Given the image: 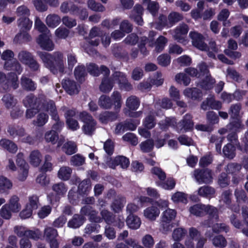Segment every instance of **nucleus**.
<instances>
[{"label":"nucleus","instance_id":"f257e3e1","mask_svg":"<svg viewBox=\"0 0 248 248\" xmlns=\"http://www.w3.org/2000/svg\"><path fill=\"white\" fill-rule=\"evenodd\" d=\"M37 55L40 58L44 66L53 74L65 73V59L63 54L60 51L50 54L38 51Z\"/></svg>","mask_w":248,"mask_h":248},{"label":"nucleus","instance_id":"f03ea898","mask_svg":"<svg viewBox=\"0 0 248 248\" xmlns=\"http://www.w3.org/2000/svg\"><path fill=\"white\" fill-rule=\"evenodd\" d=\"M79 119L83 123L82 127L83 132L87 135L92 136L96 128L97 122L92 116L86 111L79 114Z\"/></svg>","mask_w":248,"mask_h":248},{"label":"nucleus","instance_id":"7ed1b4c3","mask_svg":"<svg viewBox=\"0 0 248 248\" xmlns=\"http://www.w3.org/2000/svg\"><path fill=\"white\" fill-rule=\"evenodd\" d=\"M193 176L199 184H210L212 182V171L208 169L195 170Z\"/></svg>","mask_w":248,"mask_h":248},{"label":"nucleus","instance_id":"20e7f679","mask_svg":"<svg viewBox=\"0 0 248 248\" xmlns=\"http://www.w3.org/2000/svg\"><path fill=\"white\" fill-rule=\"evenodd\" d=\"M189 36L194 46L202 51L208 49L207 44L204 42V37L201 33L196 31H191L189 32Z\"/></svg>","mask_w":248,"mask_h":248},{"label":"nucleus","instance_id":"39448f33","mask_svg":"<svg viewBox=\"0 0 248 248\" xmlns=\"http://www.w3.org/2000/svg\"><path fill=\"white\" fill-rule=\"evenodd\" d=\"M50 32L40 34L36 39V42L42 49L46 51H51L54 48V44L50 39Z\"/></svg>","mask_w":248,"mask_h":248},{"label":"nucleus","instance_id":"423d86ee","mask_svg":"<svg viewBox=\"0 0 248 248\" xmlns=\"http://www.w3.org/2000/svg\"><path fill=\"white\" fill-rule=\"evenodd\" d=\"M62 87L70 95L77 94L79 91V86L73 80L65 79L62 81Z\"/></svg>","mask_w":248,"mask_h":248},{"label":"nucleus","instance_id":"0eeeda50","mask_svg":"<svg viewBox=\"0 0 248 248\" xmlns=\"http://www.w3.org/2000/svg\"><path fill=\"white\" fill-rule=\"evenodd\" d=\"M60 9L63 14L70 13L72 15H77L79 11V7L70 0L62 2L61 3Z\"/></svg>","mask_w":248,"mask_h":248},{"label":"nucleus","instance_id":"6e6552de","mask_svg":"<svg viewBox=\"0 0 248 248\" xmlns=\"http://www.w3.org/2000/svg\"><path fill=\"white\" fill-rule=\"evenodd\" d=\"M88 72L93 76H98L101 73L108 77L109 75V69L104 65H102L100 69L94 63H89L87 65Z\"/></svg>","mask_w":248,"mask_h":248},{"label":"nucleus","instance_id":"1a4fd4ad","mask_svg":"<svg viewBox=\"0 0 248 248\" xmlns=\"http://www.w3.org/2000/svg\"><path fill=\"white\" fill-rule=\"evenodd\" d=\"M3 68L6 71H13V73L18 75L21 74L23 71L21 64L16 60L5 62Z\"/></svg>","mask_w":248,"mask_h":248},{"label":"nucleus","instance_id":"9d476101","mask_svg":"<svg viewBox=\"0 0 248 248\" xmlns=\"http://www.w3.org/2000/svg\"><path fill=\"white\" fill-rule=\"evenodd\" d=\"M10 85L14 89L18 87V77L16 74L11 72L8 75L7 81L2 86V88L5 92L10 90Z\"/></svg>","mask_w":248,"mask_h":248},{"label":"nucleus","instance_id":"9b49d317","mask_svg":"<svg viewBox=\"0 0 248 248\" xmlns=\"http://www.w3.org/2000/svg\"><path fill=\"white\" fill-rule=\"evenodd\" d=\"M192 118V116L189 114H186L183 119L178 123V128L180 127V130L184 129L185 131L192 129L194 126Z\"/></svg>","mask_w":248,"mask_h":248},{"label":"nucleus","instance_id":"f8f14e48","mask_svg":"<svg viewBox=\"0 0 248 248\" xmlns=\"http://www.w3.org/2000/svg\"><path fill=\"white\" fill-rule=\"evenodd\" d=\"M23 103L26 108H40L41 99L30 94L23 99Z\"/></svg>","mask_w":248,"mask_h":248},{"label":"nucleus","instance_id":"ddd939ff","mask_svg":"<svg viewBox=\"0 0 248 248\" xmlns=\"http://www.w3.org/2000/svg\"><path fill=\"white\" fill-rule=\"evenodd\" d=\"M188 26L185 24H181L174 30L173 37L175 40L180 42L184 38L183 36L186 35L188 31Z\"/></svg>","mask_w":248,"mask_h":248},{"label":"nucleus","instance_id":"4468645a","mask_svg":"<svg viewBox=\"0 0 248 248\" xmlns=\"http://www.w3.org/2000/svg\"><path fill=\"white\" fill-rule=\"evenodd\" d=\"M44 110L48 112L53 120L58 119V113L54 102L52 100L43 103Z\"/></svg>","mask_w":248,"mask_h":248},{"label":"nucleus","instance_id":"2eb2a0df","mask_svg":"<svg viewBox=\"0 0 248 248\" xmlns=\"http://www.w3.org/2000/svg\"><path fill=\"white\" fill-rule=\"evenodd\" d=\"M160 211L159 209L154 206L146 208L143 211L144 216L148 219L154 221L159 216Z\"/></svg>","mask_w":248,"mask_h":248},{"label":"nucleus","instance_id":"dca6fc26","mask_svg":"<svg viewBox=\"0 0 248 248\" xmlns=\"http://www.w3.org/2000/svg\"><path fill=\"white\" fill-rule=\"evenodd\" d=\"M85 220L83 216L75 214L67 223V226L73 229H77L81 226Z\"/></svg>","mask_w":248,"mask_h":248},{"label":"nucleus","instance_id":"f3484780","mask_svg":"<svg viewBox=\"0 0 248 248\" xmlns=\"http://www.w3.org/2000/svg\"><path fill=\"white\" fill-rule=\"evenodd\" d=\"M142 3L146 6L147 10L153 16L157 15L160 6L157 1L151 0H142Z\"/></svg>","mask_w":248,"mask_h":248},{"label":"nucleus","instance_id":"a211bd4d","mask_svg":"<svg viewBox=\"0 0 248 248\" xmlns=\"http://www.w3.org/2000/svg\"><path fill=\"white\" fill-rule=\"evenodd\" d=\"M117 112L105 111L100 114L99 120L103 124H107L109 122L115 121L118 118Z\"/></svg>","mask_w":248,"mask_h":248},{"label":"nucleus","instance_id":"6ab92c4d","mask_svg":"<svg viewBox=\"0 0 248 248\" xmlns=\"http://www.w3.org/2000/svg\"><path fill=\"white\" fill-rule=\"evenodd\" d=\"M215 193V189L209 186H202L198 190V194L199 196L207 198L213 197Z\"/></svg>","mask_w":248,"mask_h":248},{"label":"nucleus","instance_id":"aec40b11","mask_svg":"<svg viewBox=\"0 0 248 248\" xmlns=\"http://www.w3.org/2000/svg\"><path fill=\"white\" fill-rule=\"evenodd\" d=\"M140 104V101L137 96L135 95H131L126 100L125 106L127 108V110H137Z\"/></svg>","mask_w":248,"mask_h":248},{"label":"nucleus","instance_id":"412c9836","mask_svg":"<svg viewBox=\"0 0 248 248\" xmlns=\"http://www.w3.org/2000/svg\"><path fill=\"white\" fill-rule=\"evenodd\" d=\"M127 225L131 229L137 230L140 228L141 222L140 217L134 215H129L126 218Z\"/></svg>","mask_w":248,"mask_h":248},{"label":"nucleus","instance_id":"4be33fe9","mask_svg":"<svg viewBox=\"0 0 248 248\" xmlns=\"http://www.w3.org/2000/svg\"><path fill=\"white\" fill-rule=\"evenodd\" d=\"M72 169L69 166H63L61 167L57 173L58 177L63 181L68 180L71 176Z\"/></svg>","mask_w":248,"mask_h":248},{"label":"nucleus","instance_id":"5701e85b","mask_svg":"<svg viewBox=\"0 0 248 248\" xmlns=\"http://www.w3.org/2000/svg\"><path fill=\"white\" fill-rule=\"evenodd\" d=\"M0 146L13 154L16 153L18 149L17 145L14 142L6 139L0 140Z\"/></svg>","mask_w":248,"mask_h":248},{"label":"nucleus","instance_id":"b1692460","mask_svg":"<svg viewBox=\"0 0 248 248\" xmlns=\"http://www.w3.org/2000/svg\"><path fill=\"white\" fill-rule=\"evenodd\" d=\"M46 23L50 28H54L58 26L61 23V17L55 14L48 15L46 18Z\"/></svg>","mask_w":248,"mask_h":248},{"label":"nucleus","instance_id":"393cba45","mask_svg":"<svg viewBox=\"0 0 248 248\" xmlns=\"http://www.w3.org/2000/svg\"><path fill=\"white\" fill-rule=\"evenodd\" d=\"M8 133L12 137H22L25 135V130L22 127L18 125H9L7 129Z\"/></svg>","mask_w":248,"mask_h":248},{"label":"nucleus","instance_id":"a878e982","mask_svg":"<svg viewBox=\"0 0 248 248\" xmlns=\"http://www.w3.org/2000/svg\"><path fill=\"white\" fill-rule=\"evenodd\" d=\"M183 94L185 96L194 100L202 96L201 90L196 88H187L184 90Z\"/></svg>","mask_w":248,"mask_h":248},{"label":"nucleus","instance_id":"bb28decb","mask_svg":"<svg viewBox=\"0 0 248 248\" xmlns=\"http://www.w3.org/2000/svg\"><path fill=\"white\" fill-rule=\"evenodd\" d=\"M1 101L7 109H10L15 107L17 102L15 97L10 93L4 94L1 99Z\"/></svg>","mask_w":248,"mask_h":248},{"label":"nucleus","instance_id":"cd10ccee","mask_svg":"<svg viewBox=\"0 0 248 248\" xmlns=\"http://www.w3.org/2000/svg\"><path fill=\"white\" fill-rule=\"evenodd\" d=\"M42 159V155L38 150L32 151L29 155V161L30 164L34 167L39 166Z\"/></svg>","mask_w":248,"mask_h":248},{"label":"nucleus","instance_id":"c85d7f7f","mask_svg":"<svg viewBox=\"0 0 248 248\" xmlns=\"http://www.w3.org/2000/svg\"><path fill=\"white\" fill-rule=\"evenodd\" d=\"M21 85L24 90L28 91H33L36 89L34 82L24 76L21 78Z\"/></svg>","mask_w":248,"mask_h":248},{"label":"nucleus","instance_id":"c756f323","mask_svg":"<svg viewBox=\"0 0 248 248\" xmlns=\"http://www.w3.org/2000/svg\"><path fill=\"white\" fill-rule=\"evenodd\" d=\"M12 212H18L21 209V205L19 202V198L13 195L9 201V203L6 204Z\"/></svg>","mask_w":248,"mask_h":248},{"label":"nucleus","instance_id":"7c9ffc66","mask_svg":"<svg viewBox=\"0 0 248 248\" xmlns=\"http://www.w3.org/2000/svg\"><path fill=\"white\" fill-rule=\"evenodd\" d=\"M28 31H19V32L16 35L14 41L17 43H23L30 42L32 38L27 32Z\"/></svg>","mask_w":248,"mask_h":248},{"label":"nucleus","instance_id":"2f4dec72","mask_svg":"<svg viewBox=\"0 0 248 248\" xmlns=\"http://www.w3.org/2000/svg\"><path fill=\"white\" fill-rule=\"evenodd\" d=\"M32 22L27 17H21L17 20V25L20 31H29L32 26Z\"/></svg>","mask_w":248,"mask_h":248},{"label":"nucleus","instance_id":"473e14b6","mask_svg":"<svg viewBox=\"0 0 248 248\" xmlns=\"http://www.w3.org/2000/svg\"><path fill=\"white\" fill-rule=\"evenodd\" d=\"M215 83V79L209 75L206 76L205 78L199 83V85L205 90H210L213 87Z\"/></svg>","mask_w":248,"mask_h":248},{"label":"nucleus","instance_id":"72a5a7b5","mask_svg":"<svg viewBox=\"0 0 248 248\" xmlns=\"http://www.w3.org/2000/svg\"><path fill=\"white\" fill-rule=\"evenodd\" d=\"M58 236V231L54 228L52 227H46L44 229L43 237L46 241L56 238Z\"/></svg>","mask_w":248,"mask_h":248},{"label":"nucleus","instance_id":"f704fd0d","mask_svg":"<svg viewBox=\"0 0 248 248\" xmlns=\"http://www.w3.org/2000/svg\"><path fill=\"white\" fill-rule=\"evenodd\" d=\"M114 165L112 168H114L116 166L120 165L122 168L126 169L129 165V159L124 156H118L113 160Z\"/></svg>","mask_w":248,"mask_h":248},{"label":"nucleus","instance_id":"c9c22d12","mask_svg":"<svg viewBox=\"0 0 248 248\" xmlns=\"http://www.w3.org/2000/svg\"><path fill=\"white\" fill-rule=\"evenodd\" d=\"M87 4L90 9L94 12H103L106 10L104 6L96 2L95 0H88Z\"/></svg>","mask_w":248,"mask_h":248},{"label":"nucleus","instance_id":"e433bc0d","mask_svg":"<svg viewBox=\"0 0 248 248\" xmlns=\"http://www.w3.org/2000/svg\"><path fill=\"white\" fill-rule=\"evenodd\" d=\"M113 85L114 82L112 79L105 78L103 79L99 88L101 92L108 93L112 89Z\"/></svg>","mask_w":248,"mask_h":248},{"label":"nucleus","instance_id":"4c0bfd02","mask_svg":"<svg viewBox=\"0 0 248 248\" xmlns=\"http://www.w3.org/2000/svg\"><path fill=\"white\" fill-rule=\"evenodd\" d=\"M98 105L101 108L104 109H110L113 103L110 97L102 95L99 98Z\"/></svg>","mask_w":248,"mask_h":248},{"label":"nucleus","instance_id":"58836bf2","mask_svg":"<svg viewBox=\"0 0 248 248\" xmlns=\"http://www.w3.org/2000/svg\"><path fill=\"white\" fill-rule=\"evenodd\" d=\"M52 189L57 195L60 196L64 195L67 191V187L62 182L54 184L52 186Z\"/></svg>","mask_w":248,"mask_h":248},{"label":"nucleus","instance_id":"ea45409f","mask_svg":"<svg viewBox=\"0 0 248 248\" xmlns=\"http://www.w3.org/2000/svg\"><path fill=\"white\" fill-rule=\"evenodd\" d=\"M62 150L66 155H71L77 151V145L73 141H68L63 144Z\"/></svg>","mask_w":248,"mask_h":248},{"label":"nucleus","instance_id":"a19ab883","mask_svg":"<svg viewBox=\"0 0 248 248\" xmlns=\"http://www.w3.org/2000/svg\"><path fill=\"white\" fill-rule=\"evenodd\" d=\"M33 57L32 54L25 50H20L17 54V58L19 62L24 64H26Z\"/></svg>","mask_w":248,"mask_h":248},{"label":"nucleus","instance_id":"79ce46f5","mask_svg":"<svg viewBox=\"0 0 248 248\" xmlns=\"http://www.w3.org/2000/svg\"><path fill=\"white\" fill-rule=\"evenodd\" d=\"M74 75L77 80L82 82L86 75L85 66L81 65L77 66L74 70Z\"/></svg>","mask_w":248,"mask_h":248},{"label":"nucleus","instance_id":"37998d69","mask_svg":"<svg viewBox=\"0 0 248 248\" xmlns=\"http://www.w3.org/2000/svg\"><path fill=\"white\" fill-rule=\"evenodd\" d=\"M111 100L114 105V109L119 110L122 106V96L121 93L118 91H114L111 95Z\"/></svg>","mask_w":248,"mask_h":248},{"label":"nucleus","instance_id":"c03bdc74","mask_svg":"<svg viewBox=\"0 0 248 248\" xmlns=\"http://www.w3.org/2000/svg\"><path fill=\"white\" fill-rule=\"evenodd\" d=\"M177 122L174 118H166L165 120L161 121L158 124L162 130H166L170 126H175Z\"/></svg>","mask_w":248,"mask_h":248},{"label":"nucleus","instance_id":"a18cd8bd","mask_svg":"<svg viewBox=\"0 0 248 248\" xmlns=\"http://www.w3.org/2000/svg\"><path fill=\"white\" fill-rule=\"evenodd\" d=\"M91 188V182L88 179L83 180L79 183L78 186V192L79 194L83 195L87 194Z\"/></svg>","mask_w":248,"mask_h":248},{"label":"nucleus","instance_id":"49530a36","mask_svg":"<svg viewBox=\"0 0 248 248\" xmlns=\"http://www.w3.org/2000/svg\"><path fill=\"white\" fill-rule=\"evenodd\" d=\"M207 208L205 205L195 204L189 208L190 212L197 216H201L205 214V210Z\"/></svg>","mask_w":248,"mask_h":248},{"label":"nucleus","instance_id":"de8ad7c7","mask_svg":"<svg viewBox=\"0 0 248 248\" xmlns=\"http://www.w3.org/2000/svg\"><path fill=\"white\" fill-rule=\"evenodd\" d=\"M156 184L165 189L171 190L175 187V181L172 178H168L166 181L157 182Z\"/></svg>","mask_w":248,"mask_h":248},{"label":"nucleus","instance_id":"09e8293b","mask_svg":"<svg viewBox=\"0 0 248 248\" xmlns=\"http://www.w3.org/2000/svg\"><path fill=\"white\" fill-rule=\"evenodd\" d=\"M186 232V230L184 228H176L173 231L172 238L175 241H180L185 237Z\"/></svg>","mask_w":248,"mask_h":248},{"label":"nucleus","instance_id":"8fccbe9b","mask_svg":"<svg viewBox=\"0 0 248 248\" xmlns=\"http://www.w3.org/2000/svg\"><path fill=\"white\" fill-rule=\"evenodd\" d=\"M175 80L179 84H183L184 86H188L191 81L190 78L186 74L180 73L176 75Z\"/></svg>","mask_w":248,"mask_h":248},{"label":"nucleus","instance_id":"3c124183","mask_svg":"<svg viewBox=\"0 0 248 248\" xmlns=\"http://www.w3.org/2000/svg\"><path fill=\"white\" fill-rule=\"evenodd\" d=\"M125 202V199L123 197H118L112 202L111 209L116 213L119 212L124 207V204Z\"/></svg>","mask_w":248,"mask_h":248},{"label":"nucleus","instance_id":"603ef678","mask_svg":"<svg viewBox=\"0 0 248 248\" xmlns=\"http://www.w3.org/2000/svg\"><path fill=\"white\" fill-rule=\"evenodd\" d=\"M172 201L175 203L182 202L186 203L187 202V195L182 192H176L171 196Z\"/></svg>","mask_w":248,"mask_h":248},{"label":"nucleus","instance_id":"864d4df0","mask_svg":"<svg viewBox=\"0 0 248 248\" xmlns=\"http://www.w3.org/2000/svg\"><path fill=\"white\" fill-rule=\"evenodd\" d=\"M177 212L175 210L168 208L162 213L161 219L172 221L175 218Z\"/></svg>","mask_w":248,"mask_h":248},{"label":"nucleus","instance_id":"5fc2aeb1","mask_svg":"<svg viewBox=\"0 0 248 248\" xmlns=\"http://www.w3.org/2000/svg\"><path fill=\"white\" fill-rule=\"evenodd\" d=\"M45 139L46 142L54 144L59 140L58 134L55 130H51L46 133Z\"/></svg>","mask_w":248,"mask_h":248},{"label":"nucleus","instance_id":"6e6d98bb","mask_svg":"<svg viewBox=\"0 0 248 248\" xmlns=\"http://www.w3.org/2000/svg\"><path fill=\"white\" fill-rule=\"evenodd\" d=\"M48 119V116L47 114L40 113L37 115L36 119L33 121V124L37 126H42L46 123Z\"/></svg>","mask_w":248,"mask_h":248},{"label":"nucleus","instance_id":"4d7b16f0","mask_svg":"<svg viewBox=\"0 0 248 248\" xmlns=\"http://www.w3.org/2000/svg\"><path fill=\"white\" fill-rule=\"evenodd\" d=\"M235 150L234 146L232 144L228 143L224 147L223 153L226 157L232 159L235 155Z\"/></svg>","mask_w":248,"mask_h":248},{"label":"nucleus","instance_id":"13d9d810","mask_svg":"<svg viewBox=\"0 0 248 248\" xmlns=\"http://www.w3.org/2000/svg\"><path fill=\"white\" fill-rule=\"evenodd\" d=\"M183 19V15L181 14L176 12H172L168 16V20L169 24L171 26L180 21L182 20Z\"/></svg>","mask_w":248,"mask_h":248},{"label":"nucleus","instance_id":"bf43d9fd","mask_svg":"<svg viewBox=\"0 0 248 248\" xmlns=\"http://www.w3.org/2000/svg\"><path fill=\"white\" fill-rule=\"evenodd\" d=\"M213 244L216 247L224 248L227 246V241L221 235H217L212 239Z\"/></svg>","mask_w":248,"mask_h":248},{"label":"nucleus","instance_id":"052dcab7","mask_svg":"<svg viewBox=\"0 0 248 248\" xmlns=\"http://www.w3.org/2000/svg\"><path fill=\"white\" fill-rule=\"evenodd\" d=\"M241 109V105L240 103L232 104L229 109V114L232 118H237Z\"/></svg>","mask_w":248,"mask_h":248},{"label":"nucleus","instance_id":"680f3d73","mask_svg":"<svg viewBox=\"0 0 248 248\" xmlns=\"http://www.w3.org/2000/svg\"><path fill=\"white\" fill-rule=\"evenodd\" d=\"M85 158L80 154H77L71 157L70 163L74 166H80L85 163Z\"/></svg>","mask_w":248,"mask_h":248},{"label":"nucleus","instance_id":"e2e57ef3","mask_svg":"<svg viewBox=\"0 0 248 248\" xmlns=\"http://www.w3.org/2000/svg\"><path fill=\"white\" fill-rule=\"evenodd\" d=\"M60 110L64 113V116L66 121L69 119H73V117H74L77 114L76 109L75 108H70L66 106H62Z\"/></svg>","mask_w":248,"mask_h":248},{"label":"nucleus","instance_id":"0e129e2a","mask_svg":"<svg viewBox=\"0 0 248 248\" xmlns=\"http://www.w3.org/2000/svg\"><path fill=\"white\" fill-rule=\"evenodd\" d=\"M112 80L117 82L119 85L127 78L126 75L120 71H115L111 76Z\"/></svg>","mask_w":248,"mask_h":248},{"label":"nucleus","instance_id":"69168bd1","mask_svg":"<svg viewBox=\"0 0 248 248\" xmlns=\"http://www.w3.org/2000/svg\"><path fill=\"white\" fill-rule=\"evenodd\" d=\"M234 196L236 199L237 202L242 201L245 203H248V198L247 197L245 192L242 189L237 188L234 191Z\"/></svg>","mask_w":248,"mask_h":248},{"label":"nucleus","instance_id":"338daca9","mask_svg":"<svg viewBox=\"0 0 248 248\" xmlns=\"http://www.w3.org/2000/svg\"><path fill=\"white\" fill-rule=\"evenodd\" d=\"M34 25L35 28L39 32H42V34H46L50 32V31L48 30L46 26L39 17L36 18Z\"/></svg>","mask_w":248,"mask_h":248},{"label":"nucleus","instance_id":"774afa93","mask_svg":"<svg viewBox=\"0 0 248 248\" xmlns=\"http://www.w3.org/2000/svg\"><path fill=\"white\" fill-rule=\"evenodd\" d=\"M143 246L146 248H152L155 244L153 237L150 234H146L141 239Z\"/></svg>","mask_w":248,"mask_h":248}]
</instances>
